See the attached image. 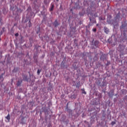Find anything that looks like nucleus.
Instances as JSON below:
<instances>
[{
    "instance_id": "f257e3e1",
    "label": "nucleus",
    "mask_w": 127,
    "mask_h": 127,
    "mask_svg": "<svg viewBox=\"0 0 127 127\" xmlns=\"http://www.w3.org/2000/svg\"><path fill=\"white\" fill-rule=\"evenodd\" d=\"M104 29L105 33H106V34H109V32H110V30L109 29V28H108L106 26H105L104 27Z\"/></svg>"
},
{
    "instance_id": "f03ea898",
    "label": "nucleus",
    "mask_w": 127,
    "mask_h": 127,
    "mask_svg": "<svg viewBox=\"0 0 127 127\" xmlns=\"http://www.w3.org/2000/svg\"><path fill=\"white\" fill-rule=\"evenodd\" d=\"M21 83H22V80L18 81L16 83L17 87H19V86H20V85H21Z\"/></svg>"
},
{
    "instance_id": "7ed1b4c3",
    "label": "nucleus",
    "mask_w": 127,
    "mask_h": 127,
    "mask_svg": "<svg viewBox=\"0 0 127 127\" xmlns=\"http://www.w3.org/2000/svg\"><path fill=\"white\" fill-rule=\"evenodd\" d=\"M53 9H54V4H52L51 5V8L50 9V11H53Z\"/></svg>"
},
{
    "instance_id": "20e7f679",
    "label": "nucleus",
    "mask_w": 127,
    "mask_h": 127,
    "mask_svg": "<svg viewBox=\"0 0 127 127\" xmlns=\"http://www.w3.org/2000/svg\"><path fill=\"white\" fill-rule=\"evenodd\" d=\"M5 119L7 120L8 122H9L10 121V115L9 114H8L7 116V117H5Z\"/></svg>"
},
{
    "instance_id": "39448f33",
    "label": "nucleus",
    "mask_w": 127,
    "mask_h": 127,
    "mask_svg": "<svg viewBox=\"0 0 127 127\" xmlns=\"http://www.w3.org/2000/svg\"><path fill=\"white\" fill-rule=\"evenodd\" d=\"M99 42L98 41H95L94 42V45H95V47H98V46H99Z\"/></svg>"
},
{
    "instance_id": "423d86ee",
    "label": "nucleus",
    "mask_w": 127,
    "mask_h": 127,
    "mask_svg": "<svg viewBox=\"0 0 127 127\" xmlns=\"http://www.w3.org/2000/svg\"><path fill=\"white\" fill-rule=\"evenodd\" d=\"M4 29H5V28L4 27H3L2 28V31H1L0 32V36L2 35V34L3 33V32H4Z\"/></svg>"
},
{
    "instance_id": "0eeeda50",
    "label": "nucleus",
    "mask_w": 127,
    "mask_h": 127,
    "mask_svg": "<svg viewBox=\"0 0 127 127\" xmlns=\"http://www.w3.org/2000/svg\"><path fill=\"white\" fill-rule=\"evenodd\" d=\"M55 26L56 27L57 26H58L59 25V23H58V21L57 20H56L54 22Z\"/></svg>"
},
{
    "instance_id": "6e6552de",
    "label": "nucleus",
    "mask_w": 127,
    "mask_h": 127,
    "mask_svg": "<svg viewBox=\"0 0 127 127\" xmlns=\"http://www.w3.org/2000/svg\"><path fill=\"white\" fill-rule=\"evenodd\" d=\"M23 79L24 80V81H27V82H28V80H29V78H28V77H27V76H25L23 77Z\"/></svg>"
},
{
    "instance_id": "1a4fd4ad",
    "label": "nucleus",
    "mask_w": 127,
    "mask_h": 127,
    "mask_svg": "<svg viewBox=\"0 0 127 127\" xmlns=\"http://www.w3.org/2000/svg\"><path fill=\"white\" fill-rule=\"evenodd\" d=\"M80 86H81V83L80 82H78L76 85V88H80Z\"/></svg>"
},
{
    "instance_id": "9d476101",
    "label": "nucleus",
    "mask_w": 127,
    "mask_h": 127,
    "mask_svg": "<svg viewBox=\"0 0 127 127\" xmlns=\"http://www.w3.org/2000/svg\"><path fill=\"white\" fill-rule=\"evenodd\" d=\"M81 91H82V94H85V95H86V94H87V93L86 92V91H85V89H84V88L81 89Z\"/></svg>"
},
{
    "instance_id": "9b49d317",
    "label": "nucleus",
    "mask_w": 127,
    "mask_h": 127,
    "mask_svg": "<svg viewBox=\"0 0 127 127\" xmlns=\"http://www.w3.org/2000/svg\"><path fill=\"white\" fill-rule=\"evenodd\" d=\"M111 125H112V126H114V125H116V122H115V121L112 122L111 123Z\"/></svg>"
},
{
    "instance_id": "f8f14e48",
    "label": "nucleus",
    "mask_w": 127,
    "mask_h": 127,
    "mask_svg": "<svg viewBox=\"0 0 127 127\" xmlns=\"http://www.w3.org/2000/svg\"><path fill=\"white\" fill-rule=\"evenodd\" d=\"M29 27H30V26H31V22L30 20H29Z\"/></svg>"
},
{
    "instance_id": "ddd939ff",
    "label": "nucleus",
    "mask_w": 127,
    "mask_h": 127,
    "mask_svg": "<svg viewBox=\"0 0 127 127\" xmlns=\"http://www.w3.org/2000/svg\"><path fill=\"white\" fill-rule=\"evenodd\" d=\"M64 97H65V95L63 94L61 95V99H63L64 98Z\"/></svg>"
},
{
    "instance_id": "4468645a",
    "label": "nucleus",
    "mask_w": 127,
    "mask_h": 127,
    "mask_svg": "<svg viewBox=\"0 0 127 127\" xmlns=\"http://www.w3.org/2000/svg\"><path fill=\"white\" fill-rule=\"evenodd\" d=\"M41 71H40L39 69H38V71H37V74H38V75H39V74H40V72H41Z\"/></svg>"
},
{
    "instance_id": "2eb2a0df",
    "label": "nucleus",
    "mask_w": 127,
    "mask_h": 127,
    "mask_svg": "<svg viewBox=\"0 0 127 127\" xmlns=\"http://www.w3.org/2000/svg\"><path fill=\"white\" fill-rule=\"evenodd\" d=\"M3 75H4L3 73H2V74H1V75L0 76V79H1V78H2V77H3Z\"/></svg>"
},
{
    "instance_id": "dca6fc26",
    "label": "nucleus",
    "mask_w": 127,
    "mask_h": 127,
    "mask_svg": "<svg viewBox=\"0 0 127 127\" xmlns=\"http://www.w3.org/2000/svg\"><path fill=\"white\" fill-rule=\"evenodd\" d=\"M19 35V34H18V33H17L15 34V36H16V37H17V36H18Z\"/></svg>"
},
{
    "instance_id": "f3484780",
    "label": "nucleus",
    "mask_w": 127,
    "mask_h": 127,
    "mask_svg": "<svg viewBox=\"0 0 127 127\" xmlns=\"http://www.w3.org/2000/svg\"><path fill=\"white\" fill-rule=\"evenodd\" d=\"M93 31H94V32H96L97 31V29L96 28L93 29Z\"/></svg>"
},
{
    "instance_id": "a211bd4d",
    "label": "nucleus",
    "mask_w": 127,
    "mask_h": 127,
    "mask_svg": "<svg viewBox=\"0 0 127 127\" xmlns=\"http://www.w3.org/2000/svg\"><path fill=\"white\" fill-rule=\"evenodd\" d=\"M1 21H2V19L0 18V23H1Z\"/></svg>"
},
{
    "instance_id": "6ab92c4d",
    "label": "nucleus",
    "mask_w": 127,
    "mask_h": 127,
    "mask_svg": "<svg viewBox=\"0 0 127 127\" xmlns=\"http://www.w3.org/2000/svg\"><path fill=\"white\" fill-rule=\"evenodd\" d=\"M57 1H59V0H56Z\"/></svg>"
},
{
    "instance_id": "aec40b11",
    "label": "nucleus",
    "mask_w": 127,
    "mask_h": 127,
    "mask_svg": "<svg viewBox=\"0 0 127 127\" xmlns=\"http://www.w3.org/2000/svg\"><path fill=\"white\" fill-rule=\"evenodd\" d=\"M0 40H1V39H0Z\"/></svg>"
},
{
    "instance_id": "412c9836",
    "label": "nucleus",
    "mask_w": 127,
    "mask_h": 127,
    "mask_svg": "<svg viewBox=\"0 0 127 127\" xmlns=\"http://www.w3.org/2000/svg\"><path fill=\"white\" fill-rule=\"evenodd\" d=\"M90 20H91V18H90Z\"/></svg>"
},
{
    "instance_id": "4be33fe9",
    "label": "nucleus",
    "mask_w": 127,
    "mask_h": 127,
    "mask_svg": "<svg viewBox=\"0 0 127 127\" xmlns=\"http://www.w3.org/2000/svg\"><path fill=\"white\" fill-rule=\"evenodd\" d=\"M15 26V24L14 25Z\"/></svg>"
}]
</instances>
